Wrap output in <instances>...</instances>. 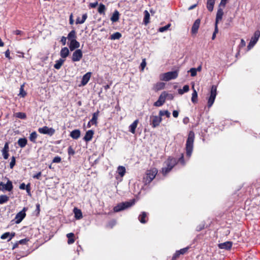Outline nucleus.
Masks as SVG:
<instances>
[{"instance_id":"obj_1","label":"nucleus","mask_w":260,"mask_h":260,"mask_svg":"<svg viewBox=\"0 0 260 260\" xmlns=\"http://www.w3.org/2000/svg\"><path fill=\"white\" fill-rule=\"evenodd\" d=\"M194 134L192 131H190L186 143V155L190 157L193 150Z\"/></svg>"},{"instance_id":"obj_2","label":"nucleus","mask_w":260,"mask_h":260,"mask_svg":"<svg viewBox=\"0 0 260 260\" xmlns=\"http://www.w3.org/2000/svg\"><path fill=\"white\" fill-rule=\"evenodd\" d=\"M177 161L175 158L169 157L165 162L166 167L162 168L161 172L164 176H166L176 165Z\"/></svg>"},{"instance_id":"obj_3","label":"nucleus","mask_w":260,"mask_h":260,"mask_svg":"<svg viewBox=\"0 0 260 260\" xmlns=\"http://www.w3.org/2000/svg\"><path fill=\"white\" fill-rule=\"evenodd\" d=\"M157 170L156 168H152L149 170H147L146 172L145 176L143 178L144 182L147 184L150 183L152 180L155 177Z\"/></svg>"},{"instance_id":"obj_4","label":"nucleus","mask_w":260,"mask_h":260,"mask_svg":"<svg viewBox=\"0 0 260 260\" xmlns=\"http://www.w3.org/2000/svg\"><path fill=\"white\" fill-rule=\"evenodd\" d=\"M178 76V71L168 72L160 75L159 78L162 81H168L177 78Z\"/></svg>"},{"instance_id":"obj_5","label":"nucleus","mask_w":260,"mask_h":260,"mask_svg":"<svg viewBox=\"0 0 260 260\" xmlns=\"http://www.w3.org/2000/svg\"><path fill=\"white\" fill-rule=\"evenodd\" d=\"M134 204V200L129 202H122L114 207L113 210L114 212H118L131 207Z\"/></svg>"},{"instance_id":"obj_6","label":"nucleus","mask_w":260,"mask_h":260,"mask_svg":"<svg viewBox=\"0 0 260 260\" xmlns=\"http://www.w3.org/2000/svg\"><path fill=\"white\" fill-rule=\"evenodd\" d=\"M217 94V87L215 85L211 88L209 97L208 99V107L210 108L213 104Z\"/></svg>"},{"instance_id":"obj_7","label":"nucleus","mask_w":260,"mask_h":260,"mask_svg":"<svg viewBox=\"0 0 260 260\" xmlns=\"http://www.w3.org/2000/svg\"><path fill=\"white\" fill-rule=\"evenodd\" d=\"M168 94L166 92H163L159 95L158 100L154 103V106L155 107H160L165 103Z\"/></svg>"},{"instance_id":"obj_8","label":"nucleus","mask_w":260,"mask_h":260,"mask_svg":"<svg viewBox=\"0 0 260 260\" xmlns=\"http://www.w3.org/2000/svg\"><path fill=\"white\" fill-rule=\"evenodd\" d=\"M162 121V118L159 116L152 115L150 116V124L153 128L158 126Z\"/></svg>"},{"instance_id":"obj_9","label":"nucleus","mask_w":260,"mask_h":260,"mask_svg":"<svg viewBox=\"0 0 260 260\" xmlns=\"http://www.w3.org/2000/svg\"><path fill=\"white\" fill-rule=\"evenodd\" d=\"M38 132L40 134H47L49 136H52L55 133V129L52 127H48L47 126L40 127L38 129Z\"/></svg>"},{"instance_id":"obj_10","label":"nucleus","mask_w":260,"mask_h":260,"mask_svg":"<svg viewBox=\"0 0 260 260\" xmlns=\"http://www.w3.org/2000/svg\"><path fill=\"white\" fill-rule=\"evenodd\" d=\"M13 186L12 181L8 180L6 184H4L2 182H0V190L3 191H11L13 189Z\"/></svg>"},{"instance_id":"obj_11","label":"nucleus","mask_w":260,"mask_h":260,"mask_svg":"<svg viewBox=\"0 0 260 260\" xmlns=\"http://www.w3.org/2000/svg\"><path fill=\"white\" fill-rule=\"evenodd\" d=\"M83 56V53L81 49L76 50L73 53L72 60L74 62L79 61Z\"/></svg>"},{"instance_id":"obj_12","label":"nucleus","mask_w":260,"mask_h":260,"mask_svg":"<svg viewBox=\"0 0 260 260\" xmlns=\"http://www.w3.org/2000/svg\"><path fill=\"white\" fill-rule=\"evenodd\" d=\"M27 210V208L25 207L23 208L22 211L18 212L16 216H15V219H16V223H19L25 217L26 214L25 211Z\"/></svg>"},{"instance_id":"obj_13","label":"nucleus","mask_w":260,"mask_h":260,"mask_svg":"<svg viewBox=\"0 0 260 260\" xmlns=\"http://www.w3.org/2000/svg\"><path fill=\"white\" fill-rule=\"evenodd\" d=\"M260 36V31L258 30L256 31L254 34V37L251 39L250 43L248 45V49H250L252 47L254 46L255 43L258 41L259 37Z\"/></svg>"},{"instance_id":"obj_14","label":"nucleus","mask_w":260,"mask_h":260,"mask_svg":"<svg viewBox=\"0 0 260 260\" xmlns=\"http://www.w3.org/2000/svg\"><path fill=\"white\" fill-rule=\"evenodd\" d=\"M200 19H197L193 24V25L191 28V32L193 34H196L197 33L198 29L199 28L200 25Z\"/></svg>"},{"instance_id":"obj_15","label":"nucleus","mask_w":260,"mask_h":260,"mask_svg":"<svg viewBox=\"0 0 260 260\" xmlns=\"http://www.w3.org/2000/svg\"><path fill=\"white\" fill-rule=\"evenodd\" d=\"M2 155L4 159H7L9 157V145L6 143L3 149L2 150Z\"/></svg>"},{"instance_id":"obj_16","label":"nucleus","mask_w":260,"mask_h":260,"mask_svg":"<svg viewBox=\"0 0 260 260\" xmlns=\"http://www.w3.org/2000/svg\"><path fill=\"white\" fill-rule=\"evenodd\" d=\"M91 73L87 72L82 77L81 81V84L82 86H85L89 81L91 78Z\"/></svg>"},{"instance_id":"obj_17","label":"nucleus","mask_w":260,"mask_h":260,"mask_svg":"<svg viewBox=\"0 0 260 260\" xmlns=\"http://www.w3.org/2000/svg\"><path fill=\"white\" fill-rule=\"evenodd\" d=\"M223 15V12L222 8H221V7H219L216 16V23H218L219 21L221 20Z\"/></svg>"},{"instance_id":"obj_18","label":"nucleus","mask_w":260,"mask_h":260,"mask_svg":"<svg viewBox=\"0 0 260 260\" xmlns=\"http://www.w3.org/2000/svg\"><path fill=\"white\" fill-rule=\"evenodd\" d=\"M79 47L80 43L76 40H73L70 41L69 47L71 51H73L75 49L78 48Z\"/></svg>"},{"instance_id":"obj_19","label":"nucleus","mask_w":260,"mask_h":260,"mask_svg":"<svg viewBox=\"0 0 260 260\" xmlns=\"http://www.w3.org/2000/svg\"><path fill=\"white\" fill-rule=\"evenodd\" d=\"M94 132L92 130H89L88 131L86 134L85 136L83 138V139L86 142H89L91 140L93 135Z\"/></svg>"},{"instance_id":"obj_20","label":"nucleus","mask_w":260,"mask_h":260,"mask_svg":"<svg viewBox=\"0 0 260 260\" xmlns=\"http://www.w3.org/2000/svg\"><path fill=\"white\" fill-rule=\"evenodd\" d=\"M138 219L140 222L142 223H146L148 220L147 213L145 212H142V213L139 216Z\"/></svg>"},{"instance_id":"obj_21","label":"nucleus","mask_w":260,"mask_h":260,"mask_svg":"<svg viewBox=\"0 0 260 260\" xmlns=\"http://www.w3.org/2000/svg\"><path fill=\"white\" fill-rule=\"evenodd\" d=\"M70 51L69 49L65 47L62 48L60 52V55L62 58H66L69 55Z\"/></svg>"},{"instance_id":"obj_22","label":"nucleus","mask_w":260,"mask_h":260,"mask_svg":"<svg viewBox=\"0 0 260 260\" xmlns=\"http://www.w3.org/2000/svg\"><path fill=\"white\" fill-rule=\"evenodd\" d=\"M139 123L138 119L135 120L132 124H131L129 126V131L133 134H134L136 132V128L137 127L138 124Z\"/></svg>"},{"instance_id":"obj_23","label":"nucleus","mask_w":260,"mask_h":260,"mask_svg":"<svg viewBox=\"0 0 260 260\" xmlns=\"http://www.w3.org/2000/svg\"><path fill=\"white\" fill-rule=\"evenodd\" d=\"M73 212L75 214V217L76 219H80L82 218V213L80 209L75 207L73 210Z\"/></svg>"},{"instance_id":"obj_24","label":"nucleus","mask_w":260,"mask_h":260,"mask_svg":"<svg viewBox=\"0 0 260 260\" xmlns=\"http://www.w3.org/2000/svg\"><path fill=\"white\" fill-rule=\"evenodd\" d=\"M81 133L79 129H75L72 131L70 136L74 139H78L80 136Z\"/></svg>"},{"instance_id":"obj_25","label":"nucleus","mask_w":260,"mask_h":260,"mask_svg":"<svg viewBox=\"0 0 260 260\" xmlns=\"http://www.w3.org/2000/svg\"><path fill=\"white\" fill-rule=\"evenodd\" d=\"M215 0H207V8L209 11L212 12L213 10Z\"/></svg>"},{"instance_id":"obj_26","label":"nucleus","mask_w":260,"mask_h":260,"mask_svg":"<svg viewBox=\"0 0 260 260\" xmlns=\"http://www.w3.org/2000/svg\"><path fill=\"white\" fill-rule=\"evenodd\" d=\"M232 246V243L231 242H226L219 244V247L221 249H230Z\"/></svg>"},{"instance_id":"obj_27","label":"nucleus","mask_w":260,"mask_h":260,"mask_svg":"<svg viewBox=\"0 0 260 260\" xmlns=\"http://www.w3.org/2000/svg\"><path fill=\"white\" fill-rule=\"evenodd\" d=\"M99 111L98 110L96 112H94L92 114V117L91 119L90 120L92 125H93V124L96 125L97 124V120H98V118L99 116Z\"/></svg>"},{"instance_id":"obj_28","label":"nucleus","mask_w":260,"mask_h":260,"mask_svg":"<svg viewBox=\"0 0 260 260\" xmlns=\"http://www.w3.org/2000/svg\"><path fill=\"white\" fill-rule=\"evenodd\" d=\"M119 19V13L117 10H115L114 13H113V15L112 17H111V20L113 22H115L118 21Z\"/></svg>"},{"instance_id":"obj_29","label":"nucleus","mask_w":260,"mask_h":260,"mask_svg":"<svg viewBox=\"0 0 260 260\" xmlns=\"http://www.w3.org/2000/svg\"><path fill=\"white\" fill-rule=\"evenodd\" d=\"M64 61L65 59L62 58H60L58 60H57L55 61V64L54 65V68L57 70H59L62 66Z\"/></svg>"},{"instance_id":"obj_30","label":"nucleus","mask_w":260,"mask_h":260,"mask_svg":"<svg viewBox=\"0 0 260 260\" xmlns=\"http://www.w3.org/2000/svg\"><path fill=\"white\" fill-rule=\"evenodd\" d=\"M192 88L193 89V92L192 93L191 101L193 103H196L198 100V93L194 88V85H192Z\"/></svg>"},{"instance_id":"obj_31","label":"nucleus","mask_w":260,"mask_h":260,"mask_svg":"<svg viewBox=\"0 0 260 260\" xmlns=\"http://www.w3.org/2000/svg\"><path fill=\"white\" fill-rule=\"evenodd\" d=\"M27 140L26 138H20L18 141V144L21 148L24 147L27 144Z\"/></svg>"},{"instance_id":"obj_32","label":"nucleus","mask_w":260,"mask_h":260,"mask_svg":"<svg viewBox=\"0 0 260 260\" xmlns=\"http://www.w3.org/2000/svg\"><path fill=\"white\" fill-rule=\"evenodd\" d=\"M67 237L68 238V243L69 244H72L75 242L74 234L72 233H69L67 235Z\"/></svg>"},{"instance_id":"obj_33","label":"nucleus","mask_w":260,"mask_h":260,"mask_svg":"<svg viewBox=\"0 0 260 260\" xmlns=\"http://www.w3.org/2000/svg\"><path fill=\"white\" fill-rule=\"evenodd\" d=\"M76 31L75 30H72L71 31H70L69 32V34H68V39L71 41L72 40H76Z\"/></svg>"},{"instance_id":"obj_34","label":"nucleus","mask_w":260,"mask_h":260,"mask_svg":"<svg viewBox=\"0 0 260 260\" xmlns=\"http://www.w3.org/2000/svg\"><path fill=\"white\" fill-rule=\"evenodd\" d=\"M189 90V86L188 85H185L183 87L182 89H179L178 90V92L179 94L182 95L184 93L188 92Z\"/></svg>"},{"instance_id":"obj_35","label":"nucleus","mask_w":260,"mask_h":260,"mask_svg":"<svg viewBox=\"0 0 260 260\" xmlns=\"http://www.w3.org/2000/svg\"><path fill=\"white\" fill-rule=\"evenodd\" d=\"M165 87V83L163 82H158L157 83L154 87V89L155 90H160L162 89Z\"/></svg>"},{"instance_id":"obj_36","label":"nucleus","mask_w":260,"mask_h":260,"mask_svg":"<svg viewBox=\"0 0 260 260\" xmlns=\"http://www.w3.org/2000/svg\"><path fill=\"white\" fill-rule=\"evenodd\" d=\"M150 18V14L148 11L145 10L144 11V23L145 25L147 24L149 22Z\"/></svg>"},{"instance_id":"obj_37","label":"nucleus","mask_w":260,"mask_h":260,"mask_svg":"<svg viewBox=\"0 0 260 260\" xmlns=\"http://www.w3.org/2000/svg\"><path fill=\"white\" fill-rule=\"evenodd\" d=\"M117 172L121 177H123L126 172L125 167L121 166H119L117 168Z\"/></svg>"},{"instance_id":"obj_38","label":"nucleus","mask_w":260,"mask_h":260,"mask_svg":"<svg viewBox=\"0 0 260 260\" xmlns=\"http://www.w3.org/2000/svg\"><path fill=\"white\" fill-rule=\"evenodd\" d=\"M87 16L86 14H84L82 15V19H80L79 17L77 18L76 19V24H82L83 23L86 19H87Z\"/></svg>"},{"instance_id":"obj_39","label":"nucleus","mask_w":260,"mask_h":260,"mask_svg":"<svg viewBox=\"0 0 260 260\" xmlns=\"http://www.w3.org/2000/svg\"><path fill=\"white\" fill-rule=\"evenodd\" d=\"M19 188L20 189H26L27 192L29 194L30 193V184H28L27 185H25V184L24 183H21L19 186Z\"/></svg>"},{"instance_id":"obj_40","label":"nucleus","mask_w":260,"mask_h":260,"mask_svg":"<svg viewBox=\"0 0 260 260\" xmlns=\"http://www.w3.org/2000/svg\"><path fill=\"white\" fill-rule=\"evenodd\" d=\"M159 115L162 118V116H166L167 117L169 118L171 113L168 110H160L159 112Z\"/></svg>"},{"instance_id":"obj_41","label":"nucleus","mask_w":260,"mask_h":260,"mask_svg":"<svg viewBox=\"0 0 260 260\" xmlns=\"http://www.w3.org/2000/svg\"><path fill=\"white\" fill-rule=\"evenodd\" d=\"M9 200V197L6 195L0 196V204H3L7 203Z\"/></svg>"},{"instance_id":"obj_42","label":"nucleus","mask_w":260,"mask_h":260,"mask_svg":"<svg viewBox=\"0 0 260 260\" xmlns=\"http://www.w3.org/2000/svg\"><path fill=\"white\" fill-rule=\"evenodd\" d=\"M15 116L16 117L21 119H24L26 118V115L25 113L23 112H17L15 114Z\"/></svg>"},{"instance_id":"obj_43","label":"nucleus","mask_w":260,"mask_h":260,"mask_svg":"<svg viewBox=\"0 0 260 260\" xmlns=\"http://www.w3.org/2000/svg\"><path fill=\"white\" fill-rule=\"evenodd\" d=\"M37 136H38L36 132H32L30 134V136H29L30 141L34 143L36 142V140L37 138Z\"/></svg>"},{"instance_id":"obj_44","label":"nucleus","mask_w":260,"mask_h":260,"mask_svg":"<svg viewBox=\"0 0 260 260\" xmlns=\"http://www.w3.org/2000/svg\"><path fill=\"white\" fill-rule=\"evenodd\" d=\"M121 37V34L119 32H115L111 36V39L112 40L119 39Z\"/></svg>"},{"instance_id":"obj_45","label":"nucleus","mask_w":260,"mask_h":260,"mask_svg":"<svg viewBox=\"0 0 260 260\" xmlns=\"http://www.w3.org/2000/svg\"><path fill=\"white\" fill-rule=\"evenodd\" d=\"M105 10V6L103 4H100L98 8V12L100 14H104Z\"/></svg>"},{"instance_id":"obj_46","label":"nucleus","mask_w":260,"mask_h":260,"mask_svg":"<svg viewBox=\"0 0 260 260\" xmlns=\"http://www.w3.org/2000/svg\"><path fill=\"white\" fill-rule=\"evenodd\" d=\"M23 86H24L23 85L21 86L20 88V92L19 93V95H20L23 98L24 97L26 94V92L24 90Z\"/></svg>"},{"instance_id":"obj_47","label":"nucleus","mask_w":260,"mask_h":260,"mask_svg":"<svg viewBox=\"0 0 260 260\" xmlns=\"http://www.w3.org/2000/svg\"><path fill=\"white\" fill-rule=\"evenodd\" d=\"M170 26H171V24H168L166 25L165 26L160 27L159 28V31L161 32H164V31H166L167 30H168Z\"/></svg>"},{"instance_id":"obj_48","label":"nucleus","mask_w":260,"mask_h":260,"mask_svg":"<svg viewBox=\"0 0 260 260\" xmlns=\"http://www.w3.org/2000/svg\"><path fill=\"white\" fill-rule=\"evenodd\" d=\"M16 163V159L15 156H12L11 158V160L10 163V168L11 169H13Z\"/></svg>"},{"instance_id":"obj_49","label":"nucleus","mask_w":260,"mask_h":260,"mask_svg":"<svg viewBox=\"0 0 260 260\" xmlns=\"http://www.w3.org/2000/svg\"><path fill=\"white\" fill-rule=\"evenodd\" d=\"M188 72L190 73L191 76L192 77H194L197 75L196 68H191Z\"/></svg>"},{"instance_id":"obj_50","label":"nucleus","mask_w":260,"mask_h":260,"mask_svg":"<svg viewBox=\"0 0 260 260\" xmlns=\"http://www.w3.org/2000/svg\"><path fill=\"white\" fill-rule=\"evenodd\" d=\"M68 152L69 155H73L75 154V151L71 146L68 148Z\"/></svg>"},{"instance_id":"obj_51","label":"nucleus","mask_w":260,"mask_h":260,"mask_svg":"<svg viewBox=\"0 0 260 260\" xmlns=\"http://www.w3.org/2000/svg\"><path fill=\"white\" fill-rule=\"evenodd\" d=\"M61 157L60 156H57L54 157L52 160V162L53 163H59L61 161Z\"/></svg>"},{"instance_id":"obj_52","label":"nucleus","mask_w":260,"mask_h":260,"mask_svg":"<svg viewBox=\"0 0 260 260\" xmlns=\"http://www.w3.org/2000/svg\"><path fill=\"white\" fill-rule=\"evenodd\" d=\"M10 233L9 232H6L3 234L1 237V238L2 239H6L8 238H10Z\"/></svg>"},{"instance_id":"obj_53","label":"nucleus","mask_w":260,"mask_h":260,"mask_svg":"<svg viewBox=\"0 0 260 260\" xmlns=\"http://www.w3.org/2000/svg\"><path fill=\"white\" fill-rule=\"evenodd\" d=\"M41 172H39L37 174L33 175L32 178L34 179H41Z\"/></svg>"},{"instance_id":"obj_54","label":"nucleus","mask_w":260,"mask_h":260,"mask_svg":"<svg viewBox=\"0 0 260 260\" xmlns=\"http://www.w3.org/2000/svg\"><path fill=\"white\" fill-rule=\"evenodd\" d=\"M228 0H221V2H220V3L219 5V7H223V8H224V7L225 6V5L226 4V2H227Z\"/></svg>"},{"instance_id":"obj_55","label":"nucleus","mask_w":260,"mask_h":260,"mask_svg":"<svg viewBox=\"0 0 260 260\" xmlns=\"http://www.w3.org/2000/svg\"><path fill=\"white\" fill-rule=\"evenodd\" d=\"M178 162H180L183 165H185V161L184 160V156L183 154H181V157L179 158Z\"/></svg>"},{"instance_id":"obj_56","label":"nucleus","mask_w":260,"mask_h":260,"mask_svg":"<svg viewBox=\"0 0 260 260\" xmlns=\"http://www.w3.org/2000/svg\"><path fill=\"white\" fill-rule=\"evenodd\" d=\"M188 249V248L187 247L184 248H182V249H181L180 250H178V251H179L180 254H183L185 252H187Z\"/></svg>"},{"instance_id":"obj_57","label":"nucleus","mask_w":260,"mask_h":260,"mask_svg":"<svg viewBox=\"0 0 260 260\" xmlns=\"http://www.w3.org/2000/svg\"><path fill=\"white\" fill-rule=\"evenodd\" d=\"M146 66V60L145 59H143L142 60V61L141 63V68H142V70H143L144 69V68H145Z\"/></svg>"},{"instance_id":"obj_58","label":"nucleus","mask_w":260,"mask_h":260,"mask_svg":"<svg viewBox=\"0 0 260 260\" xmlns=\"http://www.w3.org/2000/svg\"><path fill=\"white\" fill-rule=\"evenodd\" d=\"M28 241V240L27 239H21L20 240H19L18 241V243L20 244H25L26 243V242Z\"/></svg>"},{"instance_id":"obj_59","label":"nucleus","mask_w":260,"mask_h":260,"mask_svg":"<svg viewBox=\"0 0 260 260\" xmlns=\"http://www.w3.org/2000/svg\"><path fill=\"white\" fill-rule=\"evenodd\" d=\"M67 39L68 38L63 36L61 37L60 42L63 45H65L66 44Z\"/></svg>"},{"instance_id":"obj_60","label":"nucleus","mask_w":260,"mask_h":260,"mask_svg":"<svg viewBox=\"0 0 260 260\" xmlns=\"http://www.w3.org/2000/svg\"><path fill=\"white\" fill-rule=\"evenodd\" d=\"M5 56L7 58H8V59H11V57H10V52L9 51V49H8L6 52H5Z\"/></svg>"},{"instance_id":"obj_61","label":"nucleus","mask_w":260,"mask_h":260,"mask_svg":"<svg viewBox=\"0 0 260 260\" xmlns=\"http://www.w3.org/2000/svg\"><path fill=\"white\" fill-rule=\"evenodd\" d=\"M98 2H96L95 3H90L89 4V6H90V7H91L92 8H94L98 6Z\"/></svg>"},{"instance_id":"obj_62","label":"nucleus","mask_w":260,"mask_h":260,"mask_svg":"<svg viewBox=\"0 0 260 260\" xmlns=\"http://www.w3.org/2000/svg\"><path fill=\"white\" fill-rule=\"evenodd\" d=\"M245 45H246V43H245V41L243 39H241L240 44L239 45L240 47H243L245 46Z\"/></svg>"},{"instance_id":"obj_63","label":"nucleus","mask_w":260,"mask_h":260,"mask_svg":"<svg viewBox=\"0 0 260 260\" xmlns=\"http://www.w3.org/2000/svg\"><path fill=\"white\" fill-rule=\"evenodd\" d=\"M178 114H179V113H178V112L177 111H176V110L173 111V116L174 117L177 118L178 116Z\"/></svg>"},{"instance_id":"obj_64","label":"nucleus","mask_w":260,"mask_h":260,"mask_svg":"<svg viewBox=\"0 0 260 260\" xmlns=\"http://www.w3.org/2000/svg\"><path fill=\"white\" fill-rule=\"evenodd\" d=\"M180 255V253H179V251H177L176 252V253H175V254L174 255V256H173V259H175V258H176L177 257H178Z\"/></svg>"}]
</instances>
